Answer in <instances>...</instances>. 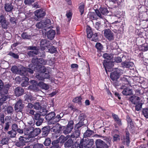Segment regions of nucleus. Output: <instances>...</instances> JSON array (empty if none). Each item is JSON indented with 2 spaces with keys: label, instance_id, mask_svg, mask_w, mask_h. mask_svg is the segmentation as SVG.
<instances>
[{
  "label": "nucleus",
  "instance_id": "f257e3e1",
  "mask_svg": "<svg viewBox=\"0 0 148 148\" xmlns=\"http://www.w3.org/2000/svg\"><path fill=\"white\" fill-rule=\"evenodd\" d=\"M11 71L14 73L18 74L25 77L28 76L29 73L32 74L33 73V70L26 69L22 65L18 66H14L11 68Z\"/></svg>",
  "mask_w": 148,
  "mask_h": 148
},
{
  "label": "nucleus",
  "instance_id": "f03ea898",
  "mask_svg": "<svg viewBox=\"0 0 148 148\" xmlns=\"http://www.w3.org/2000/svg\"><path fill=\"white\" fill-rule=\"evenodd\" d=\"M93 140L91 138H88L84 140H82L80 143L79 148H83V147L85 148H89L93 145Z\"/></svg>",
  "mask_w": 148,
  "mask_h": 148
},
{
  "label": "nucleus",
  "instance_id": "7ed1b4c3",
  "mask_svg": "<svg viewBox=\"0 0 148 148\" xmlns=\"http://www.w3.org/2000/svg\"><path fill=\"white\" fill-rule=\"evenodd\" d=\"M50 20L49 19H47L45 20H42L38 22L36 24V26L39 29L43 28L46 27L48 28L49 27V26L50 25Z\"/></svg>",
  "mask_w": 148,
  "mask_h": 148
},
{
  "label": "nucleus",
  "instance_id": "20e7f679",
  "mask_svg": "<svg viewBox=\"0 0 148 148\" xmlns=\"http://www.w3.org/2000/svg\"><path fill=\"white\" fill-rule=\"evenodd\" d=\"M123 73L122 71L120 69H117L116 71L111 73L110 75V78L113 81H116Z\"/></svg>",
  "mask_w": 148,
  "mask_h": 148
},
{
  "label": "nucleus",
  "instance_id": "39448f33",
  "mask_svg": "<svg viewBox=\"0 0 148 148\" xmlns=\"http://www.w3.org/2000/svg\"><path fill=\"white\" fill-rule=\"evenodd\" d=\"M32 62L33 65H34V67L36 68L37 66H40V64H45L47 63V61L42 58H33L32 60Z\"/></svg>",
  "mask_w": 148,
  "mask_h": 148
},
{
  "label": "nucleus",
  "instance_id": "423d86ee",
  "mask_svg": "<svg viewBox=\"0 0 148 148\" xmlns=\"http://www.w3.org/2000/svg\"><path fill=\"white\" fill-rule=\"evenodd\" d=\"M33 130L34 127L31 126L26 127L24 129V134L25 135L27 136L26 138L32 137Z\"/></svg>",
  "mask_w": 148,
  "mask_h": 148
},
{
  "label": "nucleus",
  "instance_id": "0eeeda50",
  "mask_svg": "<svg viewBox=\"0 0 148 148\" xmlns=\"http://www.w3.org/2000/svg\"><path fill=\"white\" fill-rule=\"evenodd\" d=\"M95 12L97 15L101 18H103V16L101 15L100 12L103 15H106L108 13V12L107 8H100L99 10H95Z\"/></svg>",
  "mask_w": 148,
  "mask_h": 148
},
{
  "label": "nucleus",
  "instance_id": "6e6552de",
  "mask_svg": "<svg viewBox=\"0 0 148 148\" xmlns=\"http://www.w3.org/2000/svg\"><path fill=\"white\" fill-rule=\"evenodd\" d=\"M35 17L34 18L36 20H38L39 19L44 16L46 14L45 12L42 9H38L36 10L34 12Z\"/></svg>",
  "mask_w": 148,
  "mask_h": 148
},
{
  "label": "nucleus",
  "instance_id": "1a4fd4ad",
  "mask_svg": "<svg viewBox=\"0 0 148 148\" xmlns=\"http://www.w3.org/2000/svg\"><path fill=\"white\" fill-rule=\"evenodd\" d=\"M104 34L105 37L109 40L110 41L114 39L113 33L109 29L104 30Z\"/></svg>",
  "mask_w": 148,
  "mask_h": 148
},
{
  "label": "nucleus",
  "instance_id": "9d476101",
  "mask_svg": "<svg viewBox=\"0 0 148 148\" xmlns=\"http://www.w3.org/2000/svg\"><path fill=\"white\" fill-rule=\"evenodd\" d=\"M23 107L24 105L22 103V100H19L15 105L14 108L16 112H21Z\"/></svg>",
  "mask_w": 148,
  "mask_h": 148
},
{
  "label": "nucleus",
  "instance_id": "9b49d317",
  "mask_svg": "<svg viewBox=\"0 0 148 148\" xmlns=\"http://www.w3.org/2000/svg\"><path fill=\"white\" fill-rule=\"evenodd\" d=\"M40 46L42 50H46L47 48L49 47L50 45L47 40H42L40 42Z\"/></svg>",
  "mask_w": 148,
  "mask_h": 148
},
{
  "label": "nucleus",
  "instance_id": "f8f14e48",
  "mask_svg": "<svg viewBox=\"0 0 148 148\" xmlns=\"http://www.w3.org/2000/svg\"><path fill=\"white\" fill-rule=\"evenodd\" d=\"M39 71H40L39 74L36 75V78L39 80H43L44 79H41V78H43V76L45 74L44 73V72H46V69L44 66H41L40 68Z\"/></svg>",
  "mask_w": 148,
  "mask_h": 148
},
{
  "label": "nucleus",
  "instance_id": "ddd939ff",
  "mask_svg": "<svg viewBox=\"0 0 148 148\" xmlns=\"http://www.w3.org/2000/svg\"><path fill=\"white\" fill-rule=\"evenodd\" d=\"M103 64L106 72V68L110 69L114 65L113 63L111 61H108L107 60H104Z\"/></svg>",
  "mask_w": 148,
  "mask_h": 148
},
{
  "label": "nucleus",
  "instance_id": "4468645a",
  "mask_svg": "<svg viewBox=\"0 0 148 148\" xmlns=\"http://www.w3.org/2000/svg\"><path fill=\"white\" fill-rule=\"evenodd\" d=\"M96 146H99L104 148H108V146L102 140L100 139L97 140L96 142Z\"/></svg>",
  "mask_w": 148,
  "mask_h": 148
},
{
  "label": "nucleus",
  "instance_id": "2eb2a0df",
  "mask_svg": "<svg viewBox=\"0 0 148 148\" xmlns=\"http://www.w3.org/2000/svg\"><path fill=\"white\" fill-rule=\"evenodd\" d=\"M55 34V31L53 29H51L47 32L46 35L48 39L52 40L54 38Z\"/></svg>",
  "mask_w": 148,
  "mask_h": 148
},
{
  "label": "nucleus",
  "instance_id": "dca6fc26",
  "mask_svg": "<svg viewBox=\"0 0 148 148\" xmlns=\"http://www.w3.org/2000/svg\"><path fill=\"white\" fill-rule=\"evenodd\" d=\"M130 100L133 103L137 104L139 103L140 99L139 97L134 95L130 97Z\"/></svg>",
  "mask_w": 148,
  "mask_h": 148
},
{
  "label": "nucleus",
  "instance_id": "f3484780",
  "mask_svg": "<svg viewBox=\"0 0 148 148\" xmlns=\"http://www.w3.org/2000/svg\"><path fill=\"white\" fill-rule=\"evenodd\" d=\"M24 90L21 87H17L15 90V93L17 96L22 95L24 93Z\"/></svg>",
  "mask_w": 148,
  "mask_h": 148
},
{
  "label": "nucleus",
  "instance_id": "a211bd4d",
  "mask_svg": "<svg viewBox=\"0 0 148 148\" xmlns=\"http://www.w3.org/2000/svg\"><path fill=\"white\" fill-rule=\"evenodd\" d=\"M0 21V23L1 24L2 27L4 29H6L8 23L6 22V20L3 15V18L2 17Z\"/></svg>",
  "mask_w": 148,
  "mask_h": 148
},
{
  "label": "nucleus",
  "instance_id": "6ab92c4d",
  "mask_svg": "<svg viewBox=\"0 0 148 148\" xmlns=\"http://www.w3.org/2000/svg\"><path fill=\"white\" fill-rule=\"evenodd\" d=\"M14 6L12 3H7L5 5L4 8L5 10L7 12L11 11L13 9Z\"/></svg>",
  "mask_w": 148,
  "mask_h": 148
},
{
  "label": "nucleus",
  "instance_id": "aec40b11",
  "mask_svg": "<svg viewBox=\"0 0 148 148\" xmlns=\"http://www.w3.org/2000/svg\"><path fill=\"white\" fill-rule=\"evenodd\" d=\"M122 92L123 95H129L132 94V90L129 88H126L124 89Z\"/></svg>",
  "mask_w": 148,
  "mask_h": 148
},
{
  "label": "nucleus",
  "instance_id": "412c9836",
  "mask_svg": "<svg viewBox=\"0 0 148 148\" xmlns=\"http://www.w3.org/2000/svg\"><path fill=\"white\" fill-rule=\"evenodd\" d=\"M87 34V37L88 38H90L92 36L94 37L95 35H92V33L91 30V28L89 26H87L86 29Z\"/></svg>",
  "mask_w": 148,
  "mask_h": 148
},
{
  "label": "nucleus",
  "instance_id": "4be33fe9",
  "mask_svg": "<svg viewBox=\"0 0 148 148\" xmlns=\"http://www.w3.org/2000/svg\"><path fill=\"white\" fill-rule=\"evenodd\" d=\"M59 142V141L58 140H54L52 143L53 145L49 148H60V147L58 144Z\"/></svg>",
  "mask_w": 148,
  "mask_h": 148
},
{
  "label": "nucleus",
  "instance_id": "5701e85b",
  "mask_svg": "<svg viewBox=\"0 0 148 148\" xmlns=\"http://www.w3.org/2000/svg\"><path fill=\"white\" fill-rule=\"evenodd\" d=\"M74 141V139L71 138L69 139L64 144V146L65 147H70L72 145Z\"/></svg>",
  "mask_w": 148,
  "mask_h": 148
},
{
  "label": "nucleus",
  "instance_id": "b1692460",
  "mask_svg": "<svg viewBox=\"0 0 148 148\" xmlns=\"http://www.w3.org/2000/svg\"><path fill=\"white\" fill-rule=\"evenodd\" d=\"M73 127H69L67 126L66 127H64L63 128V133L66 134L70 133L73 130Z\"/></svg>",
  "mask_w": 148,
  "mask_h": 148
},
{
  "label": "nucleus",
  "instance_id": "393cba45",
  "mask_svg": "<svg viewBox=\"0 0 148 148\" xmlns=\"http://www.w3.org/2000/svg\"><path fill=\"white\" fill-rule=\"evenodd\" d=\"M38 85L42 88L45 90H47L49 88V86L45 84L43 82H40L38 84Z\"/></svg>",
  "mask_w": 148,
  "mask_h": 148
},
{
  "label": "nucleus",
  "instance_id": "a878e982",
  "mask_svg": "<svg viewBox=\"0 0 148 148\" xmlns=\"http://www.w3.org/2000/svg\"><path fill=\"white\" fill-rule=\"evenodd\" d=\"M60 126L59 124H56L51 129V131L55 132H58L60 131Z\"/></svg>",
  "mask_w": 148,
  "mask_h": 148
},
{
  "label": "nucleus",
  "instance_id": "bb28decb",
  "mask_svg": "<svg viewBox=\"0 0 148 148\" xmlns=\"http://www.w3.org/2000/svg\"><path fill=\"white\" fill-rule=\"evenodd\" d=\"M134 65L133 63L131 62L122 63V65L124 67L128 68L130 69Z\"/></svg>",
  "mask_w": 148,
  "mask_h": 148
},
{
  "label": "nucleus",
  "instance_id": "cd10ccee",
  "mask_svg": "<svg viewBox=\"0 0 148 148\" xmlns=\"http://www.w3.org/2000/svg\"><path fill=\"white\" fill-rule=\"evenodd\" d=\"M47 49L45 50L47 52H49L51 53H55L56 51V49L54 47L50 45L49 47L47 48Z\"/></svg>",
  "mask_w": 148,
  "mask_h": 148
},
{
  "label": "nucleus",
  "instance_id": "c85d7f7f",
  "mask_svg": "<svg viewBox=\"0 0 148 148\" xmlns=\"http://www.w3.org/2000/svg\"><path fill=\"white\" fill-rule=\"evenodd\" d=\"M55 116V113L52 112L47 115L46 116V117L47 119L50 120H52L53 119H54L53 118Z\"/></svg>",
  "mask_w": 148,
  "mask_h": 148
},
{
  "label": "nucleus",
  "instance_id": "c756f323",
  "mask_svg": "<svg viewBox=\"0 0 148 148\" xmlns=\"http://www.w3.org/2000/svg\"><path fill=\"white\" fill-rule=\"evenodd\" d=\"M33 130H34L32 133L33 135L32 136V137L37 136L40 133L41 131L40 129L39 128H36L35 129H34V128Z\"/></svg>",
  "mask_w": 148,
  "mask_h": 148
},
{
  "label": "nucleus",
  "instance_id": "7c9ffc66",
  "mask_svg": "<svg viewBox=\"0 0 148 148\" xmlns=\"http://www.w3.org/2000/svg\"><path fill=\"white\" fill-rule=\"evenodd\" d=\"M94 133L93 131L90 130H87L84 133V136L85 137H90Z\"/></svg>",
  "mask_w": 148,
  "mask_h": 148
},
{
  "label": "nucleus",
  "instance_id": "2f4dec72",
  "mask_svg": "<svg viewBox=\"0 0 148 148\" xmlns=\"http://www.w3.org/2000/svg\"><path fill=\"white\" fill-rule=\"evenodd\" d=\"M80 132L78 130L75 131L71 135V138H77L80 135Z\"/></svg>",
  "mask_w": 148,
  "mask_h": 148
},
{
  "label": "nucleus",
  "instance_id": "473e14b6",
  "mask_svg": "<svg viewBox=\"0 0 148 148\" xmlns=\"http://www.w3.org/2000/svg\"><path fill=\"white\" fill-rule=\"evenodd\" d=\"M68 136L65 137L64 136H61L58 139L61 143H64L68 138Z\"/></svg>",
  "mask_w": 148,
  "mask_h": 148
},
{
  "label": "nucleus",
  "instance_id": "72a5a7b5",
  "mask_svg": "<svg viewBox=\"0 0 148 148\" xmlns=\"http://www.w3.org/2000/svg\"><path fill=\"white\" fill-rule=\"evenodd\" d=\"M38 53V50H31L28 52L27 54L31 56L37 55Z\"/></svg>",
  "mask_w": 148,
  "mask_h": 148
},
{
  "label": "nucleus",
  "instance_id": "f704fd0d",
  "mask_svg": "<svg viewBox=\"0 0 148 148\" xmlns=\"http://www.w3.org/2000/svg\"><path fill=\"white\" fill-rule=\"evenodd\" d=\"M82 98L81 97H78L74 98L73 100V101L74 103H77L79 104H81Z\"/></svg>",
  "mask_w": 148,
  "mask_h": 148
},
{
  "label": "nucleus",
  "instance_id": "c9c22d12",
  "mask_svg": "<svg viewBox=\"0 0 148 148\" xmlns=\"http://www.w3.org/2000/svg\"><path fill=\"white\" fill-rule=\"evenodd\" d=\"M8 134L10 136L11 138L14 137L16 134V131L14 130H12L9 131Z\"/></svg>",
  "mask_w": 148,
  "mask_h": 148
},
{
  "label": "nucleus",
  "instance_id": "e433bc0d",
  "mask_svg": "<svg viewBox=\"0 0 148 148\" xmlns=\"http://www.w3.org/2000/svg\"><path fill=\"white\" fill-rule=\"evenodd\" d=\"M8 98V96H3L0 99V106H1L3 103H5V102Z\"/></svg>",
  "mask_w": 148,
  "mask_h": 148
},
{
  "label": "nucleus",
  "instance_id": "4c0bfd02",
  "mask_svg": "<svg viewBox=\"0 0 148 148\" xmlns=\"http://www.w3.org/2000/svg\"><path fill=\"white\" fill-rule=\"evenodd\" d=\"M21 37L23 39H29L31 38L30 35H28L26 32H24L21 34Z\"/></svg>",
  "mask_w": 148,
  "mask_h": 148
},
{
  "label": "nucleus",
  "instance_id": "58836bf2",
  "mask_svg": "<svg viewBox=\"0 0 148 148\" xmlns=\"http://www.w3.org/2000/svg\"><path fill=\"white\" fill-rule=\"evenodd\" d=\"M9 140V139L8 138H4L1 140V143L3 145L7 144Z\"/></svg>",
  "mask_w": 148,
  "mask_h": 148
},
{
  "label": "nucleus",
  "instance_id": "ea45409f",
  "mask_svg": "<svg viewBox=\"0 0 148 148\" xmlns=\"http://www.w3.org/2000/svg\"><path fill=\"white\" fill-rule=\"evenodd\" d=\"M103 57L107 60H109L112 58V55L107 53H104L103 55Z\"/></svg>",
  "mask_w": 148,
  "mask_h": 148
},
{
  "label": "nucleus",
  "instance_id": "a19ab883",
  "mask_svg": "<svg viewBox=\"0 0 148 148\" xmlns=\"http://www.w3.org/2000/svg\"><path fill=\"white\" fill-rule=\"evenodd\" d=\"M8 89L7 88H6L4 87L1 90H0V94L1 95H4L5 94H7L8 93Z\"/></svg>",
  "mask_w": 148,
  "mask_h": 148
},
{
  "label": "nucleus",
  "instance_id": "79ce46f5",
  "mask_svg": "<svg viewBox=\"0 0 148 148\" xmlns=\"http://www.w3.org/2000/svg\"><path fill=\"white\" fill-rule=\"evenodd\" d=\"M142 112L144 116L146 118H148V108L144 109Z\"/></svg>",
  "mask_w": 148,
  "mask_h": 148
},
{
  "label": "nucleus",
  "instance_id": "37998d69",
  "mask_svg": "<svg viewBox=\"0 0 148 148\" xmlns=\"http://www.w3.org/2000/svg\"><path fill=\"white\" fill-rule=\"evenodd\" d=\"M34 107L35 109L38 110H39L41 107L40 104L39 102L36 103L34 104Z\"/></svg>",
  "mask_w": 148,
  "mask_h": 148
},
{
  "label": "nucleus",
  "instance_id": "c03bdc74",
  "mask_svg": "<svg viewBox=\"0 0 148 148\" xmlns=\"http://www.w3.org/2000/svg\"><path fill=\"white\" fill-rule=\"evenodd\" d=\"M96 48L98 50L101 51L103 49V46L99 42L96 43Z\"/></svg>",
  "mask_w": 148,
  "mask_h": 148
},
{
  "label": "nucleus",
  "instance_id": "a18cd8bd",
  "mask_svg": "<svg viewBox=\"0 0 148 148\" xmlns=\"http://www.w3.org/2000/svg\"><path fill=\"white\" fill-rule=\"evenodd\" d=\"M39 110L40 113L42 115H46L47 113V110L45 108H41Z\"/></svg>",
  "mask_w": 148,
  "mask_h": 148
},
{
  "label": "nucleus",
  "instance_id": "49530a36",
  "mask_svg": "<svg viewBox=\"0 0 148 148\" xmlns=\"http://www.w3.org/2000/svg\"><path fill=\"white\" fill-rule=\"evenodd\" d=\"M24 80H25V81L21 84V85L22 86H26L28 84L27 82L29 79L28 77H24Z\"/></svg>",
  "mask_w": 148,
  "mask_h": 148
},
{
  "label": "nucleus",
  "instance_id": "de8ad7c7",
  "mask_svg": "<svg viewBox=\"0 0 148 148\" xmlns=\"http://www.w3.org/2000/svg\"><path fill=\"white\" fill-rule=\"evenodd\" d=\"M43 145L42 144L36 143L33 145V148H42Z\"/></svg>",
  "mask_w": 148,
  "mask_h": 148
},
{
  "label": "nucleus",
  "instance_id": "09e8293b",
  "mask_svg": "<svg viewBox=\"0 0 148 148\" xmlns=\"http://www.w3.org/2000/svg\"><path fill=\"white\" fill-rule=\"evenodd\" d=\"M25 100L28 102H30L31 100L32 97L31 96L28 95H26L24 96Z\"/></svg>",
  "mask_w": 148,
  "mask_h": 148
},
{
  "label": "nucleus",
  "instance_id": "8fccbe9b",
  "mask_svg": "<svg viewBox=\"0 0 148 148\" xmlns=\"http://www.w3.org/2000/svg\"><path fill=\"white\" fill-rule=\"evenodd\" d=\"M8 55L15 58L18 59L19 58L17 54L11 52H10Z\"/></svg>",
  "mask_w": 148,
  "mask_h": 148
},
{
  "label": "nucleus",
  "instance_id": "3c124183",
  "mask_svg": "<svg viewBox=\"0 0 148 148\" xmlns=\"http://www.w3.org/2000/svg\"><path fill=\"white\" fill-rule=\"evenodd\" d=\"M26 111L27 114H29L32 115H34L35 112V111L34 110L29 109H26Z\"/></svg>",
  "mask_w": 148,
  "mask_h": 148
},
{
  "label": "nucleus",
  "instance_id": "603ef678",
  "mask_svg": "<svg viewBox=\"0 0 148 148\" xmlns=\"http://www.w3.org/2000/svg\"><path fill=\"white\" fill-rule=\"evenodd\" d=\"M51 141L50 138H46L44 142V145L46 146H48L51 143Z\"/></svg>",
  "mask_w": 148,
  "mask_h": 148
},
{
  "label": "nucleus",
  "instance_id": "864d4df0",
  "mask_svg": "<svg viewBox=\"0 0 148 148\" xmlns=\"http://www.w3.org/2000/svg\"><path fill=\"white\" fill-rule=\"evenodd\" d=\"M142 103H139L136 104L135 106L136 110L137 111H139L142 108Z\"/></svg>",
  "mask_w": 148,
  "mask_h": 148
},
{
  "label": "nucleus",
  "instance_id": "5fc2aeb1",
  "mask_svg": "<svg viewBox=\"0 0 148 148\" xmlns=\"http://www.w3.org/2000/svg\"><path fill=\"white\" fill-rule=\"evenodd\" d=\"M7 112L8 114L12 113L13 111V109L11 106H9L7 108Z\"/></svg>",
  "mask_w": 148,
  "mask_h": 148
},
{
  "label": "nucleus",
  "instance_id": "6e6d98bb",
  "mask_svg": "<svg viewBox=\"0 0 148 148\" xmlns=\"http://www.w3.org/2000/svg\"><path fill=\"white\" fill-rule=\"evenodd\" d=\"M79 11L81 13V15L83 14L84 11V5H82L79 7Z\"/></svg>",
  "mask_w": 148,
  "mask_h": 148
},
{
  "label": "nucleus",
  "instance_id": "4d7b16f0",
  "mask_svg": "<svg viewBox=\"0 0 148 148\" xmlns=\"http://www.w3.org/2000/svg\"><path fill=\"white\" fill-rule=\"evenodd\" d=\"M114 62H116L117 63H120L121 61V58L119 57L115 58L114 59Z\"/></svg>",
  "mask_w": 148,
  "mask_h": 148
},
{
  "label": "nucleus",
  "instance_id": "13d9d810",
  "mask_svg": "<svg viewBox=\"0 0 148 148\" xmlns=\"http://www.w3.org/2000/svg\"><path fill=\"white\" fill-rule=\"evenodd\" d=\"M34 0H25L24 3L26 5H29L34 2Z\"/></svg>",
  "mask_w": 148,
  "mask_h": 148
},
{
  "label": "nucleus",
  "instance_id": "bf43d9fd",
  "mask_svg": "<svg viewBox=\"0 0 148 148\" xmlns=\"http://www.w3.org/2000/svg\"><path fill=\"white\" fill-rule=\"evenodd\" d=\"M125 140L126 142L127 145H128L130 142L129 133H126Z\"/></svg>",
  "mask_w": 148,
  "mask_h": 148
},
{
  "label": "nucleus",
  "instance_id": "052dcab7",
  "mask_svg": "<svg viewBox=\"0 0 148 148\" xmlns=\"http://www.w3.org/2000/svg\"><path fill=\"white\" fill-rule=\"evenodd\" d=\"M38 121L36 122V124L37 126H40L42 123L43 119H39L38 120Z\"/></svg>",
  "mask_w": 148,
  "mask_h": 148
},
{
  "label": "nucleus",
  "instance_id": "680f3d73",
  "mask_svg": "<svg viewBox=\"0 0 148 148\" xmlns=\"http://www.w3.org/2000/svg\"><path fill=\"white\" fill-rule=\"evenodd\" d=\"M80 146V144L79 145V143L75 142L72 146L71 148H78V147H79Z\"/></svg>",
  "mask_w": 148,
  "mask_h": 148
},
{
  "label": "nucleus",
  "instance_id": "e2e57ef3",
  "mask_svg": "<svg viewBox=\"0 0 148 148\" xmlns=\"http://www.w3.org/2000/svg\"><path fill=\"white\" fill-rule=\"evenodd\" d=\"M85 118V115L83 114H80L79 117V119L80 121H82L84 120Z\"/></svg>",
  "mask_w": 148,
  "mask_h": 148
},
{
  "label": "nucleus",
  "instance_id": "0e129e2a",
  "mask_svg": "<svg viewBox=\"0 0 148 148\" xmlns=\"http://www.w3.org/2000/svg\"><path fill=\"white\" fill-rule=\"evenodd\" d=\"M44 72V73L45 74L44 76H43V78H41V79H48L50 78L49 75L47 73H45Z\"/></svg>",
  "mask_w": 148,
  "mask_h": 148
},
{
  "label": "nucleus",
  "instance_id": "69168bd1",
  "mask_svg": "<svg viewBox=\"0 0 148 148\" xmlns=\"http://www.w3.org/2000/svg\"><path fill=\"white\" fill-rule=\"evenodd\" d=\"M28 49L29 50H38V49L35 46H29L28 47Z\"/></svg>",
  "mask_w": 148,
  "mask_h": 148
},
{
  "label": "nucleus",
  "instance_id": "338daca9",
  "mask_svg": "<svg viewBox=\"0 0 148 148\" xmlns=\"http://www.w3.org/2000/svg\"><path fill=\"white\" fill-rule=\"evenodd\" d=\"M61 118V117L60 115H57L53 119V120L57 122Z\"/></svg>",
  "mask_w": 148,
  "mask_h": 148
},
{
  "label": "nucleus",
  "instance_id": "774afa93",
  "mask_svg": "<svg viewBox=\"0 0 148 148\" xmlns=\"http://www.w3.org/2000/svg\"><path fill=\"white\" fill-rule=\"evenodd\" d=\"M114 140L116 141L120 139L119 136L117 134H115L114 136Z\"/></svg>",
  "mask_w": 148,
  "mask_h": 148
}]
</instances>
